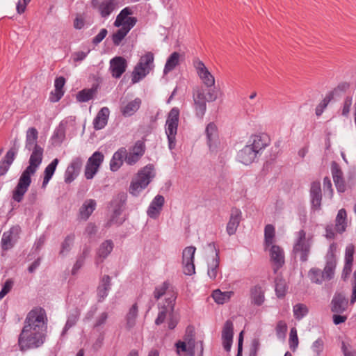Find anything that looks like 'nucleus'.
Wrapping results in <instances>:
<instances>
[{
  "instance_id": "nucleus-1",
  "label": "nucleus",
  "mask_w": 356,
  "mask_h": 356,
  "mask_svg": "<svg viewBox=\"0 0 356 356\" xmlns=\"http://www.w3.org/2000/svg\"><path fill=\"white\" fill-rule=\"evenodd\" d=\"M47 321L46 312L41 307H35L28 313L18 338L20 350L25 351L42 346L46 339Z\"/></svg>"
},
{
  "instance_id": "nucleus-2",
  "label": "nucleus",
  "mask_w": 356,
  "mask_h": 356,
  "mask_svg": "<svg viewBox=\"0 0 356 356\" xmlns=\"http://www.w3.org/2000/svg\"><path fill=\"white\" fill-rule=\"evenodd\" d=\"M42 163V157H30L29 165L22 172L18 183L13 191V198L20 202L31 184V176L33 175Z\"/></svg>"
},
{
  "instance_id": "nucleus-3",
  "label": "nucleus",
  "mask_w": 356,
  "mask_h": 356,
  "mask_svg": "<svg viewBox=\"0 0 356 356\" xmlns=\"http://www.w3.org/2000/svg\"><path fill=\"white\" fill-rule=\"evenodd\" d=\"M312 244V236H307L304 229L297 232L292 250L294 257L299 258L302 262H306L309 259Z\"/></svg>"
},
{
  "instance_id": "nucleus-4",
  "label": "nucleus",
  "mask_w": 356,
  "mask_h": 356,
  "mask_svg": "<svg viewBox=\"0 0 356 356\" xmlns=\"http://www.w3.org/2000/svg\"><path fill=\"white\" fill-rule=\"evenodd\" d=\"M270 144V138L268 134L264 133L253 134L250 138L249 144L241 150V154L243 156L261 155Z\"/></svg>"
},
{
  "instance_id": "nucleus-5",
  "label": "nucleus",
  "mask_w": 356,
  "mask_h": 356,
  "mask_svg": "<svg viewBox=\"0 0 356 356\" xmlns=\"http://www.w3.org/2000/svg\"><path fill=\"white\" fill-rule=\"evenodd\" d=\"M154 176L155 172L153 165H147L140 170L136 177L133 179L129 187L130 193L137 196L148 186Z\"/></svg>"
},
{
  "instance_id": "nucleus-6",
  "label": "nucleus",
  "mask_w": 356,
  "mask_h": 356,
  "mask_svg": "<svg viewBox=\"0 0 356 356\" xmlns=\"http://www.w3.org/2000/svg\"><path fill=\"white\" fill-rule=\"evenodd\" d=\"M154 54L147 52L142 56L132 73V83H136L144 78L154 67Z\"/></svg>"
},
{
  "instance_id": "nucleus-7",
  "label": "nucleus",
  "mask_w": 356,
  "mask_h": 356,
  "mask_svg": "<svg viewBox=\"0 0 356 356\" xmlns=\"http://www.w3.org/2000/svg\"><path fill=\"white\" fill-rule=\"evenodd\" d=\"M38 131L35 127H30L26 132L25 149L30 156H42L44 147L42 143L38 140Z\"/></svg>"
},
{
  "instance_id": "nucleus-8",
  "label": "nucleus",
  "mask_w": 356,
  "mask_h": 356,
  "mask_svg": "<svg viewBox=\"0 0 356 356\" xmlns=\"http://www.w3.org/2000/svg\"><path fill=\"white\" fill-rule=\"evenodd\" d=\"M179 118V110L173 108L168 113L165 123V133L169 142V147L172 149L175 145V137L177 135Z\"/></svg>"
},
{
  "instance_id": "nucleus-9",
  "label": "nucleus",
  "mask_w": 356,
  "mask_h": 356,
  "mask_svg": "<svg viewBox=\"0 0 356 356\" xmlns=\"http://www.w3.org/2000/svg\"><path fill=\"white\" fill-rule=\"evenodd\" d=\"M154 297L156 300L163 298L164 303H175L177 298V293L173 286L169 282H164L155 288Z\"/></svg>"
},
{
  "instance_id": "nucleus-10",
  "label": "nucleus",
  "mask_w": 356,
  "mask_h": 356,
  "mask_svg": "<svg viewBox=\"0 0 356 356\" xmlns=\"http://www.w3.org/2000/svg\"><path fill=\"white\" fill-rule=\"evenodd\" d=\"M133 13L131 8L125 7L123 8L117 15L113 23L114 26L127 28L131 30L137 22L136 17L131 16Z\"/></svg>"
},
{
  "instance_id": "nucleus-11",
  "label": "nucleus",
  "mask_w": 356,
  "mask_h": 356,
  "mask_svg": "<svg viewBox=\"0 0 356 356\" xmlns=\"http://www.w3.org/2000/svg\"><path fill=\"white\" fill-rule=\"evenodd\" d=\"M193 67L197 76L204 86L211 88L215 85V78L205 66L204 63L199 58H195L193 62Z\"/></svg>"
},
{
  "instance_id": "nucleus-12",
  "label": "nucleus",
  "mask_w": 356,
  "mask_h": 356,
  "mask_svg": "<svg viewBox=\"0 0 356 356\" xmlns=\"http://www.w3.org/2000/svg\"><path fill=\"white\" fill-rule=\"evenodd\" d=\"M91 6L102 18L106 19L118 8V2L113 0H92Z\"/></svg>"
},
{
  "instance_id": "nucleus-13",
  "label": "nucleus",
  "mask_w": 356,
  "mask_h": 356,
  "mask_svg": "<svg viewBox=\"0 0 356 356\" xmlns=\"http://www.w3.org/2000/svg\"><path fill=\"white\" fill-rule=\"evenodd\" d=\"M265 250L269 251L270 261L272 263L273 271L276 273L285 264L284 251L277 245H270Z\"/></svg>"
},
{
  "instance_id": "nucleus-14",
  "label": "nucleus",
  "mask_w": 356,
  "mask_h": 356,
  "mask_svg": "<svg viewBox=\"0 0 356 356\" xmlns=\"http://www.w3.org/2000/svg\"><path fill=\"white\" fill-rule=\"evenodd\" d=\"M196 248L189 246L184 248L182 252V264L184 273L187 275H191L195 273L194 265V254Z\"/></svg>"
},
{
  "instance_id": "nucleus-15",
  "label": "nucleus",
  "mask_w": 356,
  "mask_h": 356,
  "mask_svg": "<svg viewBox=\"0 0 356 356\" xmlns=\"http://www.w3.org/2000/svg\"><path fill=\"white\" fill-rule=\"evenodd\" d=\"M207 97L205 96V92L203 88H197L193 92V101L195 115L199 118H202L206 109Z\"/></svg>"
},
{
  "instance_id": "nucleus-16",
  "label": "nucleus",
  "mask_w": 356,
  "mask_h": 356,
  "mask_svg": "<svg viewBox=\"0 0 356 356\" xmlns=\"http://www.w3.org/2000/svg\"><path fill=\"white\" fill-rule=\"evenodd\" d=\"M123 202L121 200L115 199L110 204V207L113 211V214L111 219L107 222V226H111L113 225H121L124 219L120 217L122 211Z\"/></svg>"
},
{
  "instance_id": "nucleus-17",
  "label": "nucleus",
  "mask_w": 356,
  "mask_h": 356,
  "mask_svg": "<svg viewBox=\"0 0 356 356\" xmlns=\"http://www.w3.org/2000/svg\"><path fill=\"white\" fill-rule=\"evenodd\" d=\"M242 220V212L238 208H233L231 210L230 217L226 226V232L228 235H234Z\"/></svg>"
},
{
  "instance_id": "nucleus-18",
  "label": "nucleus",
  "mask_w": 356,
  "mask_h": 356,
  "mask_svg": "<svg viewBox=\"0 0 356 356\" xmlns=\"http://www.w3.org/2000/svg\"><path fill=\"white\" fill-rule=\"evenodd\" d=\"M19 231V227H13L9 231L3 233L1 241V248L3 250H8L13 247Z\"/></svg>"
},
{
  "instance_id": "nucleus-19",
  "label": "nucleus",
  "mask_w": 356,
  "mask_h": 356,
  "mask_svg": "<svg viewBox=\"0 0 356 356\" xmlns=\"http://www.w3.org/2000/svg\"><path fill=\"white\" fill-rule=\"evenodd\" d=\"M127 63L122 56H116L110 60V70L115 78H120L126 71Z\"/></svg>"
},
{
  "instance_id": "nucleus-20",
  "label": "nucleus",
  "mask_w": 356,
  "mask_h": 356,
  "mask_svg": "<svg viewBox=\"0 0 356 356\" xmlns=\"http://www.w3.org/2000/svg\"><path fill=\"white\" fill-rule=\"evenodd\" d=\"M234 335V325L232 321H227L222 331V346L226 351H229L232 345Z\"/></svg>"
},
{
  "instance_id": "nucleus-21",
  "label": "nucleus",
  "mask_w": 356,
  "mask_h": 356,
  "mask_svg": "<svg viewBox=\"0 0 356 356\" xmlns=\"http://www.w3.org/2000/svg\"><path fill=\"white\" fill-rule=\"evenodd\" d=\"M165 199L163 195H157L151 202L147 211V216L153 219H156L160 215L162 208L164 205Z\"/></svg>"
},
{
  "instance_id": "nucleus-22",
  "label": "nucleus",
  "mask_w": 356,
  "mask_h": 356,
  "mask_svg": "<svg viewBox=\"0 0 356 356\" xmlns=\"http://www.w3.org/2000/svg\"><path fill=\"white\" fill-rule=\"evenodd\" d=\"M310 197L312 206L316 210L321 209L322 200V191L319 181H314L311 184Z\"/></svg>"
},
{
  "instance_id": "nucleus-23",
  "label": "nucleus",
  "mask_w": 356,
  "mask_h": 356,
  "mask_svg": "<svg viewBox=\"0 0 356 356\" xmlns=\"http://www.w3.org/2000/svg\"><path fill=\"white\" fill-rule=\"evenodd\" d=\"M158 307L159 312L158 316L155 320V323L157 325L162 324L165 321L168 315H172L174 311L175 303H163V302H160Z\"/></svg>"
},
{
  "instance_id": "nucleus-24",
  "label": "nucleus",
  "mask_w": 356,
  "mask_h": 356,
  "mask_svg": "<svg viewBox=\"0 0 356 356\" xmlns=\"http://www.w3.org/2000/svg\"><path fill=\"white\" fill-rule=\"evenodd\" d=\"M337 266V261L333 253L326 256V264L323 270V275L326 280H330L334 277V271Z\"/></svg>"
},
{
  "instance_id": "nucleus-25",
  "label": "nucleus",
  "mask_w": 356,
  "mask_h": 356,
  "mask_svg": "<svg viewBox=\"0 0 356 356\" xmlns=\"http://www.w3.org/2000/svg\"><path fill=\"white\" fill-rule=\"evenodd\" d=\"M205 132L209 149L212 152H214L216 149V142L218 138V129L216 125L213 122H210L207 124Z\"/></svg>"
},
{
  "instance_id": "nucleus-26",
  "label": "nucleus",
  "mask_w": 356,
  "mask_h": 356,
  "mask_svg": "<svg viewBox=\"0 0 356 356\" xmlns=\"http://www.w3.org/2000/svg\"><path fill=\"white\" fill-rule=\"evenodd\" d=\"M102 161V159L100 157H89L85 169V176L87 179L94 177Z\"/></svg>"
},
{
  "instance_id": "nucleus-27",
  "label": "nucleus",
  "mask_w": 356,
  "mask_h": 356,
  "mask_svg": "<svg viewBox=\"0 0 356 356\" xmlns=\"http://www.w3.org/2000/svg\"><path fill=\"white\" fill-rule=\"evenodd\" d=\"M348 301L344 296L337 294L331 302V310L334 313H343L347 308Z\"/></svg>"
},
{
  "instance_id": "nucleus-28",
  "label": "nucleus",
  "mask_w": 356,
  "mask_h": 356,
  "mask_svg": "<svg viewBox=\"0 0 356 356\" xmlns=\"http://www.w3.org/2000/svg\"><path fill=\"white\" fill-rule=\"evenodd\" d=\"M111 289V277L110 276L104 275L97 287V296L98 301L101 302L108 296V291Z\"/></svg>"
},
{
  "instance_id": "nucleus-29",
  "label": "nucleus",
  "mask_w": 356,
  "mask_h": 356,
  "mask_svg": "<svg viewBox=\"0 0 356 356\" xmlns=\"http://www.w3.org/2000/svg\"><path fill=\"white\" fill-rule=\"evenodd\" d=\"M110 111L107 107H103L94 119V128L97 130L103 129L107 124Z\"/></svg>"
},
{
  "instance_id": "nucleus-30",
  "label": "nucleus",
  "mask_w": 356,
  "mask_h": 356,
  "mask_svg": "<svg viewBox=\"0 0 356 356\" xmlns=\"http://www.w3.org/2000/svg\"><path fill=\"white\" fill-rule=\"evenodd\" d=\"M251 303L261 306L265 301L264 290L259 285H256L250 289Z\"/></svg>"
},
{
  "instance_id": "nucleus-31",
  "label": "nucleus",
  "mask_w": 356,
  "mask_h": 356,
  "mask_svg": "<svg viewBox=\"0 0 356 356\" xmlns=\"http://www.w3.org/2000/svg\"><path fill=\"white\" fill-rule=\"evenodd\" d=\"M65 83V80L63 76H60L56 79L54 86V92H51L49 99L52 102H58L64 94L63 87Z\"/></svg>"
},
{
  "instance_id": "nucleus-32",
  "label": "nucleus",
  "mask_w": 356,
  "mask_h": 356,
  "mask_svg": "<svg viewBox=\"0 0 356 356\" xmlns=\"http://www.w3.org/2000/svg\"><path fill=\"white\" fill-rule=\"evenodd\" d=\"M114 247L111 240H106L99 245L97 251V259L103 261L112 252Z\"/></svg>"
},
{
  "instance_id": "nucleus-33",
  "label": "nucleus",
  "mask_w": 356,
  "mask_h": 356,
  "mask_svg": "<svg viewBox=\"0 0 356 356\" xmlns=\"http://www.w3.org/2000/svg\"><path fill=\"white\" fill-rule=\"evenodd\" d=\"M81 164L74 161L70 164L65 172V181L67 184L72 182L79 174Z\"/></svg>"
},
{
  "instance_id": "nucleus-34",
  "label": "nucleus",
  "mask_w": 356,
  "mask_h": 356,
  "mask_svg": "<svg viewBox=\"0 0 356 356\" xmlns=\"http://www.w3.org/2000/svg\"><path fill=\"white\" fill-rule=\"evenodd\" d=\"M96 208V202L92 199L86 200L79 209V216L86 220Z\"/></svg>"
},
{
  "instance_id": "nucleus-35",
  "label": "nucleus",
  "mask_w": 356,
  "mask_h": 356,
  "mask_svg": "<svg viewBox=\"0 0 356 356\" xmlns=\"http://www.w3.org/2000/svg\"><path fill=\"white\" fill-rule=\"evenodd\" d=\"M138 314V307L137 304L135 303L130 307L125 316V327L127 330H130L136 325Z\"/></svg>"
},
{
  "instance_id": "nucleus-36",
  "label": "nucleus",
  "mask_w": 356,
  "mask_h": 356,
  "mask_svg": "<svg viewBox=\"0 0 356 356\" xmlns=\"http://www.w3.org/2000/svg\"><path fill=\"white\" fill-rule=\"evenodd\" d=\"M347 227V213L344 209L339 210L335 219V229L338 233H343Z\"/></svg>"
},
{
  "instance_id": "nucleus-37",
  "label": "nucleus",
  "mask_w": 356,
  "mask_h": 356,
  "mask_svg": "<svg viewBox=\"0 0 356 356\" xmlns=\"http://www.w3.org/2000/svg\"><path fill=\"white\" fill-rule=\"evenodd\" d=\"M80 314L81 312L78 308H75L70 312L67 316V319L65 325L62 332L63 335H64L68 331L69 329H70L76 324L79 318Z\"/></svg>"
},
{
  "instance_id": "nucleus-38",
  "label": "nucleus",
  "mask_w": 356,
  "mask_h": 356,
  "mask_svg": "<svg viewBox=\"0 0 356 356\" xmlns=\"http://www.w3.org/2000/svg\"><path fill=\"white\" fill-rule=\"evenodd\" d=\"M141 100L136 98L134 100L129 102L121 108V112L124 116H131L134 115L140 108Z\"/></svg>"
},
{
  "instance_id": "nucleus-39",
  "label": "nucleus",
  "mask_w": 356,
  "mask_h": 356,
  "mask_svg": "<svg viewBox=\"0 0 356 356\" xmlns=\"http://www.w3.org/2000/svg\"><path fill=\"white\" fill-rule=\"evenodd\" d=\"M233 295V291H229L222 292L220 289H216L213 291L211 296L217 304L222 305L227 302Z\"/></svg>"
},
{
  "instance_id": "nucleus-40",
  "label": "nucleus",
  "mask_w": 356,
  "mask_h": 356,
  "mask_svg": "<svg viewBox=\"0 0 356 356\" xmlns=\"http://www.w3.org/2000/svg\"><path fill=\"white\" fill-rule=\"evenodd\" d=\"M65 138V132L63 127L59 126L51 136L49 143L52 147H58Z\"/></svg>"
},
{
  "instance_id": "nucleus-41",
  "label": "nucleus",
  "mask_w": 356,
  "mask_h": 356,
  "mask_svg": "<svg viewBox=\"0 0 356 356\" xmlns=\"http://www.w3.org/2000/svg\"><path fill=\"white\" fill-rule=\"evenodd\" d=\"M180 54L178 52H173L167 59L163 73L167 74L172 71L179 64Z\"/></svg>"
},
{
  "instance_id": "nucleus-42",
  "label": "nucleus",
  "mask_w": 356,
  "mask_h": 356,
  "mask_svg": "<svg viewBox=\"0 0 356 356\" xmlns=\"http://www.w3.org/2000/svg\"><path fill=\"white\" fill-rule=\"evenodd\" d=\"M275 230L273 225H266L264 229V248L267 249L270 245H274Z\"/></svg>"
},
{
  "instance_id": "nucleus-43",
  "label": "nucleus",
  "mask_w": 356,
  "mask_h": 356,
  "mask_svg": "<svg viewBox=\"0 0 356 356\" xmlns=\"http://www.w3.org/2000/svg\"><path fill=\"white\" fill-rule=\"evenodd\" d=\"M74 238L75 236L74 234H70L65 238L60 245V250L59 252L60 256H66L70 252L73 246Z\"/></svg>"
},
{
  "instance_id": "nucleus-44",
  "label": "nucleus",
  "mask_w": 356,
  "mask_h": 356,
  "mask_svg": "<svg viewBox=\"0 0 356 356\" xmlns=\"http://www.w3.org/2000/svg\"><path fill=\"white\" fill-rule=\"evenodd\" d=\"M59 161L58 159H54L45 168L44 171V179L42 181V187H45L46 185L49 183L52 176L54 174L56 166L58 163Z\"/></svg>"
},
{
  "instance_id": "nucleus-45",
  "label": "nucleus",
  "mask_w": 356,
  "mask_h": 356,
  "mask_svg": "<svg viewBox=\"0 0 356 356\" xmlns=\"http://www.w3.org/2000/svg\"><path fill=\"white\" fill-rule=\"evenodd\" d=\"M308 277L312 283L321 284L326 280L322 270L317 268H312L308 272Z\"/></svg>"
},
{
  "instance_id": "nucleus-46",
  "label": "nucleus",
  "mask_w": 356,
  "mask_h": 356,
  "mask_svg": "<svg viewBox=\"0 0 356 356\" xmlns=\"http://www.w3.org/2000/svg\"><path fill=\"white\" fill-rule=\"evenodd\" d=\"M219 257L218 253L216 252V257L213 259L212 262L209 265L207 275L210 279L215 280L217 278L219 271Z\"/></svg>"
},
{
  "instance_id": "nucleus-47",
  "label": "nucleus",
  "mask_w": 356,
  "mask_h": 356,
  "mask_svg": "<svg viewBox=\"0 0 356 356\" xmlns=\"http://www.w3.org/2000/svg\"><path fill=\"white\" fill-rule=\"evenodd\" d=\"M293 312L296 319L300 320L308 314L309 309L305 304L298 303L293 306Z\"/></svg>"
},
{
  "instance_id": "nucleus-48",
  "label": "nucleus",
  "mask_w": 356,
  "mask_h": 356,
  "mask_svg": "<svg viewBox=\"0 0 356 356\" xmlns=\"http://www.w3.org/2000/svg\"><path fill=\"white\" fill-rule=\"evenodd\" d=\"M120 29L112 35V41L115 46L120 45L126 35L130 31L127 28L119 27Z\"/></svg>"
},
{
  "instance_id": "nucleus-49",
  "label": "nucleus",
  "mask_w": 356,
  "mask_h": 356,
  "mask_svg": "<svg viewBox=\"0 0 356 356\" xmlns=\"http://www.w3.org/2000/svg\"><path fill=\"white\" fill-rule=\"evenodd\" d=\"M275 292L279 298H282L285 296L286 292V283L285 280L282 277H277L275 280Z\"/></svg>"
},
{
  "instance_id": "nucleus-50",
  "label": "nucleus",
  "mask_w": 356,
  "mask_h": 356,
  "mask_svg": "<svg viewBox=\"0 0 356 356\" xmlns=\"http://www.w3.org/2000/svg\"><path fill=\"white\" fill-rule=\"evenodd\" d=\"M95 90L93 89H84L76 95V100L79 102H86L93 98Z\"/></svg>"
},
{
  "instance_id": "nucleus-51",
  "label": "nucleus",
  "mask_w": 356,
  "mask_h": 356,
  "mask_svg": "<svg viewBox=\"0 0 356 356\" xmlns=\"http://www.w3.org/2000/svg\"><path fill=\"white\" fill-rule=\"evenodd\" d=\"M88 254L89 250L88 248L83 249L82 254L78 257L72 269V273L73 275H75L77 271L83 266L85 259Z\"/></svg>"
},
{
  "instance_id": "nucleus-52",
  "label": "nucleus",
  "mask_w": 356,
  "mask_h": 356,
  "mask_svg": "<svg viewBox=\"0 0 356 356\" xmlns=\"http://www.w3.org/2000/svg\"><path fill=\"white\" fill-rule=\"evenodd\" d=\"M353 256L345 254V264L342 272V278L345 280L352 271Z\"/></svg>"
},
{
  "instance_id": "nucleus-53",
  "label": "nucleus",
  "mask_w": 356,
  "mask_h": 356,
  "mask_svg": "<svg viewBox=\"0 0 356 356\" xmlns=\"http://www.w3.org/2000/svg\"><path fill=\"white\" fill-rule=\"evenodd\" d=\"M144 153L145 144L143 142L138 140L129 152V156H143Z\"/></svg>"
},
{
  "instance_id": "nucleus-54",
  "label": "nucleus",
  "mask_w": 356,
  "mask_h": 356,
  "mask_svg": "<svg viewBox=\"0 0 356 356\" xmlns=\"http://www.w3.org/2000/svg\"><path fill=\"white\" fill-rule=\"evenodd\" d=\"M311 349L316 356H320L324 349V342L322 339L318 338L313 342Z\"/></svg>"
},
{
  "instance_id": "nucleus-55",
  "label": "nucleus",
  "mask_w": 356,
  "mask_h": 356,
  "mask_svg": "<svg viewBox=\"0 0 356 356\" xmlns=\"http://www.w3.org/2000/svg\"><path fill=\"white\" fill-rule=\"evenodd\" d=\"M14 161V157H5L0 161V176L4 175Z\"/></svg>"
},
{
  "instance_id": "nucleus-56",
  "label": "nucleus",
  "mask_w": 356,
  "mask_h": 356,
  "mask_svg": "<svg viewBox=\"0 0 356 356\" xmlns=\"http://www.w3.org/2000/svg\"><path fill=\"white\" fill-rule=\"evenodd\" d=\"M323 190L325 196H327L329 199H332L333 197V188L331 180L329 177H325L323 179Z\"/></svg>"
},
{
  "instance_id": "nucleus-57",
  "label": "nucleus",
  "mask_w": 356,
  "mask_h": 356,
  "mask_svg": "<svg viewBox=\"0 0 356 356\" xmlns=\"http://www.w3.org/2000/svg\"><path fill=\"white\" fill-rule=\"evenodd\" d=\"M286 331V324L282 321H279L276 326V334L277 338L284 339L285 338Z\"/></svg>"
},
{
  "instance_id": "nucleus-58",
  "label": "nucleus",
  "mask_w": 356,
  "mask_h": 356,
  "mask_svg": "<svg viewBox=\"0 0 356 356\" xmlns=\"http://www.w3.org/2000/svg\"><path fill=\"white\" fill-rule=\"evenodd\" d=\"M14 285V281L12 279H8L2 286L0 291V300L3 299L12 289Z\"/></svg>"
},
{
  "instance_id": "nucleus-59",
  "label": "nucleus",
  "mask_w": 356,
  "mask_h": 356,
  "mask_svg": "<svg viewBox=\"0 0 356 356\" xmlns=\"http://www.w3.org/2000/svg\"><path fill=\"white\" fill-rule=\"evenodd\" d=\"M331 172L334 180H337L341 178H343V172L340 169L339 165L333 162L331 165Z\"/></svg>"
},
{
  "instance_id": "nucleus-60",
  "label": "nucleus",
  "mask_w": 356,
  "mask_h": 356,
  "mask_svg": "<svg viewBox=\"0 0 356 356\" xmlns=\"http://www.w3.org/2000/svg\"><path fill=\"white\" fill-rule=\"evenodd\" d=\"M113 149L111 143L106 144L102 146L98 151L95 152L92 156H104L111 153V150Z\"/></svg>"
},
{
  "instance_id": "nucleus-61",
  "label": "nucleus",
  "mask_w": 356,
  "mask_h": 356,
  "mask_svg": "<svg viewBox=\"0 0 356 356\" xmlns=\"http://www.w3.org/2000/svg\"><path fill=\"white\" fill-rule=\"evenodd\" d=\"M352 104H353V99L351 97H346L343 101V108H342V111H341V114L343 116H348L350 111V108H351V106H352Z\"/></svg>"
},
{
  "instance_id": "nucleus-62",
  "label": "nucleus",
  "mask_w": 356,
  "mask_h": 356,
  "mask_svg": "<svg viewBox=\"0 0 356 356\" xmlns=\"http://www.w3.org/2000/svg\"><path fill=\"white\" fill-rule=\"evenodd\" d=\"M122 157H112L110 161V168L112 171H117L123 163Z\"/></svg>"
},
{
  "instance_id": "nucleus-63",
  "label": "nucleus",
  "mask_w": 356,
  "mask_h": 356,
  "mask_svg": "<svg viewBox=\"0 0 356 356\" xmlns=\"http://www.w3.org/2000/svg\"><path fill=\"white\" fill-rule=\"evenodd\" d=\"M108 31L106 29H102L99 33L93 38L92 42L95 44L100 43L106 36Z\"/></svg>"
},
{
  "instance_id": "nucleus-64",
  "label": "nucleus",
  "mask_w": 356,
  "mask_h": 356,
  "mask_svg": "<svg viewBox=\"0 0 356 356\" xmlns=\"http://www.w3.org/2000/svg\"><path fill=\"white\" fill-rule=\"evenodd\" d=\"M108 318V314L102 312L96 319L94 327H98L104 325Z\"/></svg>"
}]
</instances>
